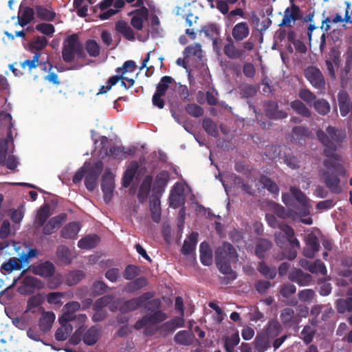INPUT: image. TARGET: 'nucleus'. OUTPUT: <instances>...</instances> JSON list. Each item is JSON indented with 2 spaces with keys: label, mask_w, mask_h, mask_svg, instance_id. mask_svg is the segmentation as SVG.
Wrapping results in <instances>:
<instances>
[{
  "label": "nucleus",
  "mask_w": 352,
  "mask_h": 352,
  "mask_svg": "<svg viewBox=\"0 0 352 352\" xmlns=\"http://www.w3.org/2000/svg\"><path fill=\"white\" fill-rule=\"evenodd\" d=\"M322 175L324 183L331 192L338 194L341 192L342 189L340 186V179L338 177L340 175V174L336 172L323 170Z\"/></svg>",
  "instance_id": "12"
},
{
  "label": "nucleus",
  "mask_w": 352,
  "mask_h": 352,
  "mask_svg": "<svg viewBox=\"0 0 352 352\" xmlns=\"http://www.w3.org/2000/svg\"><path fill=\"white\" fill-rule=\"evenodd\" d=\"M305 247L303 250V254L305 257L313 258L315 254L319 251L320 243L318 237L314 234H309L305 239Z\"/></svg>",
  "instance_id": "14"
},
{
  "label": "nucleus",
  "mask_w": 352,
  "mask_h": 352,
  "mask_svg": "<svg viewBox=\"0 0 352 352\" xmlns=\"http://www.w3.org/2000/svg\"><path fill=\"white\" fill-rule=\"evenodd\" d=\"M305 76L310 84L318 90L325 89V79L322 72L316 66H309L305 69Z\"/></svg>",
  "instance_id": "8"
},
{
  "label": "nucleus",
  "mask_w": 352,
  "mask_h": 352,
  "mask_svg": "<svg viewBox=\"0 0 352 352\" xmlns=\"http://www.w3.org/2000/svg\"><path fill=\"white\" fill-rule=\"evenodd\" d=\"M138 168L139 164L136 161H133L129 164L122 179V185L123 187L128 188L131 185Z\"/></svg>",
  "instance_id": "22"
},
{
  "label": "nucleus",
  "mask_w": 352,
  "mask_h": 352,
  "mask_svg": "<svg viewBox=\"0 0 352 352\" xmlns=\"http://www.w3.org/2000/svg\"><path fill=\"white\" fill-rule=\"evenodd\" d=\"M160 198L155 195H151L150 197V211L152 220L155 223H159L161 219V206Z\"/></svg>",
  "instance_id": "27"
},
{
  "label": "nucleus",
  "mask_w": 352,
  "mask_h": 352,
  "mask_svg": "<svg viewBox=\"0 0 352 352\" xmlns=\"http://www.w3.org/2000/svg\"><path fill=\"white\" fill-rule=\"evenodd\" d=\"M170 179L169 173L166 170L160 171L155 177L152 188V195H155L156 197H161L165 191V188L167 186Z\"/></svg>",
  "instance_id": "13"
},
{
  "label": "nucleus",
  "mask_w": 352,
  "mask_h": 352,
  "mask_svg": "<svg viewBox=\"0 0 352 352\" xmlns=\"http://www.w3.org/2000/svg\"><path fill=\"white\" fill-rule=\"evenodd\" d=\"M99 339V331L96 327L92 326L82 336L84 343L89 346L95 344Z\"/></svg>",
  "instance_id": "38"
},
{
  "label": "nucleus",
  "mask_w": 352,
  "mask_h": 352,
  "mask_svg": "<svg viewBox=\"0 0 352 352\" xmlns=\"http://www.w3.org/2000/svg\"><path fill=\"white\" fill-rule=\"evenodd\" d=\"M85 277V274L81 270H76L69 272L66 278L67 283L70 285H75Z\"/></svg>",
  "instance_id": "54"
},
{
  "label": "nucleus",
  "mask_w": 352,
  "mask_h": 352,
  "mask_svg": "<svg viewBox=\"0 0 352 352\" xmlns=\"http://www.w3.org/2000/svg\"><path fill=\"white\" fill-rule=\"evenodd\" d=\"M186 111L192 117L199 118L204 114V109L195 104L190 103L185 107Z\"/></svg>",
  "instance_id": "59"
},
{
  "label": "nucleus",
  "mask_w": 352,
  "mask_h": 352,
  "mask_svg": "<svg viewBox=\"0 0 352 352\" xmlns=\"http://www.w3.org/2000/svg\"><path fill=\"white\" fill-rule=\"evenodd\" d=\"M302 18L301 10L296 3H290V6L287 7L284 12L280 26L292 27V22L295 23L296 21Z\"/></svg>",
  "instance_id": "9"
},
{
  "label": "nucleus",
  "mask_w": 352,
  "mask_h": 352,
  "mask_svg": "<svg viewBox=\"0 0 352 352\" xmlns=\"http://www.w3.org/2000/svg\"><path fill=\"white\" fill-rule=\"evenodd\" d=\"M30 270L34 275L48 278L54 275L56 267L51 261H45L37 265H31Z\"/></svg>",
  "instance_id": "11"
},
{
  "label": "nucleus",
  "mask_w": 352,
  "mask_h": 352,
  "mask_svg": "<svg viewBox=\"0 0 352 352\" xmlns=\"http://www.w3.org/2000/svg\"><path fill=\"white\" fill-rule=\"evenodd\" d=\"M67 214L61 213L57 216L51 218L47 223L43 226V234L45 235H51L54 233L66 220Z\"/></svg>",
  "instance_id": "16"
},
{
  "label": "nucleus",
  "mask_w": 352,
  "mask_h": 352,
  "mask_svg": "<svg viewBox=\"0 0 352 352\" xmlns=\"http://www.w3.org/2000/svg\"><path fill=\"white\" fill-rule=\"evenodd\" d=\"M283 329L282 325L277 320L271 319L261 331L272 341L274 351H276L288 338L287 334L278 337Z\"/></svg>",
  "instance_id": "5"
},
{
  "label": "nucleus",
  "mask_w": 352,
  "mask_h": 352,
  "mask_svg": "<svg viewBox=\"0 0 352 352\" xmlns=\"http://www.w3.org/2000/svg\"><path fill=\"white\" fill-rule=\"evenodd\" d=\"M296 292V287L295 285L287 283L281 285L279 288L280 294L285 298H289L291 296L294 294Z\"/></svg>",
  "instance_id": "62"
},
{
  "label": "nucleus",
  "mask_w": 352,
  "mask_h": 352,
  "mask_svg": "<svg viewBox=\"0 0 352 352\" xmlns=\"http://www.w3.org/2000/svg\"><path fill=\"white\" fill-rule=\"evenodd\" d=\"M316 111L321 115L325 116L330 112L331 106L329 102L323 98L316 100L313 104Z\"/></svg>",
  "instance_id": "47"
},
{
  "label": "nucleus",
  "mask_w": 352,
  "mask_h": 352,
  "mask_svg": "<svg viewBox=\"0 0 352 352\" xmlns=\"http://www.w3.org/2000/svg\"><path fill=\"white\" fill-rule=\"evenodd\" d=\"M135 15L131 19V25L138 30L143 28V23L144 20H147L148 17V9L143 6L139 10L134 11Z\"/></svg>",
  "instance_id": "19"
},
{
  "label": "nucleus",
  "mask_w": 352,
  "mask_h": 352,
  "mask_svg": "<svg viewBox=\"0 0 352 352\" xmlns=\"http://www.w3.org/2000/svg\"><path fill=\"white\" fill-rule=\"evenodd\" d=\"M85 52L91 57H98L100 53V48L98 43L93 39H88L86 41L84 46Z\"/></svg>",
  "instance_id": "48"
},
{
  "label": "nucleus",
  "mask_w": 352,
  "mask_h": 352,
  "mask_svg": "<svg viewBox=\"0 0 352 352\" xmlns=\"http://www.w3.org/2000/svg\"><path fill=\"white\" fill-rule=\"evenodd\" d=\"M259 182L272 194H278L279 187L271 178L266 175H261L259 179Z\"/></svg>",
  "instance_id": "46"
},
{
  "label": "nucleus",
  "mask_w": 352,
  "mask_h": 352,
  "mask_svg": "<svg viewBox=\"0 0 352 352\" xmlns=\"http://www.w3.org/2000/svg\"><path fill=\"white\" fill-rule=\"evenodd\" d=\"M87 56L84 45L80 41L77 34H72L63 41L62 48L63 60L70 63L76 57L78 59H85Z\"/></svg>",
  "instance_id": "4"
},
{
  "label": "nucleus",
  "mask_w": 352,
  "mask_h": 352,
  "mask_svg": "<svg viewBox=\"0 0 352 352\" xmlns=\"http://www.w3.org/2000/svg\"><path fill=\"white\" fill-rule=\"evenodd\" d=\"M272 247V243L267 239H261L256 245L255 254L260 258L263 259L265 257V253L269 251Z\"/></svg>",
  "instance_id": "39"
},
{
  "label": "nucleus",
  "mask_w": 352,
  "mask_h": 352,
  "mask_svg": "<svg viewBox=\"0 0 352 352\" xmlns=\"http://www.w3.org/2000/svg\"><path fill=\"white\" fill-rule=\"evenodd\" d=\"M290 107L296 113L305 118H310L311 116V112L309 109L299 100L291 102Z\"/></svg>",
  "instance_id": "41"
},
{
  "label": "nucleus",
  "mask_w": 352,
  "mask_h": 352,
  "mask_svg": "<svg viewBox=\"0 0 352 352\" xmlns=\"http://www.w3.org/2000/svg\"><path fill=\"white\" fill-rule=\"evenodd\" d=\"M316 331L313 329L310 326L305 325L300 332L301 338L304 343L306 344H310L315 336Z\"/></svg>",
  "instance_id": "57"
},
{
  "label": "nucleus",
  "mask_w": 352,
  "mask_h": 352,
  "mask_svg": "<svg viewBox=\"0 0 352 352\" xmlns=\"http://www.w3.org/2000/svg\"><path fill=\"white\" fill-rule=\"evenodd\" d=\"M153 296V293L147 292L140 296L125 300L120 305L119 311L122 314L135 311L142 307L145 302L152 298Z\"/></svg>",
  "instance_id": "7"
},
{
  "label": "nucleus",
  "mask_w": 352,
  "mask_h": 352,
  "mask_svg": "<svg viewBox=\"0 0 352 352\" xmlns=\"http://www.w3.org/2000/svg\"><path fill=\"white\" fill-rule=\"evenodd\" d=\"M281 232L274 234L276 245L284 249L282 258L294 260L297 256V249L300 248V241L295 237L294 230L287 224L279 225Z\"/></svg>",
  "instance_id": "2"
},
{
  "label": "nucleus",
  "mask_w": 352,
  "mask_h": 352,
  "mask_svg": "<svg viewBox=\"0 0 352 352\" xmlns=\"http://www.w3.org/2000/svg\"><path fill=\"white\" fill-rule=\"evenodd\" d=\"M22 263L16 258H11L8 260V262L3 263L1 266V269L11 272L13 270H19L22 268Z\"/></svg>",
  "instance_id": "55"
},
{
  "label": "nucleus",
  "mask_w": 352,
  "mask_h": 352,
  "mask_svg": "<svg viewBox=\"0 0 352 352\" xmlns=\"http://www.w3.org/2000/svg\"><path fill=\"white\" fill-rule=\"evenodd\" d=\"M35 14L34 8L25 7L20 8L18 15V23L24 27L30 23L33 19Z\"/></svg>",
  "instance_id": "28"
},
{
  "label": "nucleus",
  "mask_w": 352,
  "mask_h": 352,
  "mask_svg": "<svg viewBox=\"0 0 352 352\" xmlns=\"http://www.w3.org/2000/svg\"><path fill=\"white\" fill-rule=\"evenodd\" d=\"M48 44V41L43 36H36L29 43L30 49L32 51H41Z\"/></svg>",
  "instance_id": "49"
},
{
  "label": "nucleus",
  "mask_w": 352,
  "mask_h": 352,
  "mask_svg": "<svg viewBox=\"0 0 352 352\" xmlns=\"http://www.w3.org/2000/svg\"><path fill=\"white\" fill-rule=\"evenodd\" d=\"M100 242V237L97 234H89L82 238L78 242V246L82 250L94 248Z\"/></svg>",
  "instance_id": "35"
},
{
  "label": "nucleus",
  "mask_w": 352,
  "mask_h": 352,
  "mask_svg": "<svg viewBox=\"0 0 352 352\" xmlns=\"http://www.w3.org/2000/svg\"><path fill=\"white\" fill-rule=\"evenodd\" d=\"M101 188L104 194V200L106 203L111 201L115 188L114 175L109 169H107L102 175Z\"/></svg>",
  "instance_id": "10"
},
{
  "label": "nucleus",
  "mask_w": 352,
  "mask_h": 352,
  "mask_svg": "<svg viewBox=\"0 0 352 352\" xmlns=\"http://www.w3.org/2000/svg\"><path fill=\"white\" fill-rule=\"evenodd\" d=\"M338 160V155L336 154V157H327L324 160L323 165L330 172H336L337 173L344 175L345 174V169L344 166L338 164L336 160Z\"/></svg>",
  "instance_id": "32"
},
{
  "label": "nucleus",
  "mask_w": 352,
  "mask_h": 352,
  "mask_svg": "<svg viewBox=\"0 0 352 352\" xmlns=\"http://www.w3.org/2000/svg\"><path fill=\"white\" fill-rule=\"evenodd\" d=\"M336 308L339 314L352 313V297L338 299Z\"/></svg>",
  "instance_id": "43"
},
{
  "label": "nucleus",
  "mask_w": 352,
  "mask_h": 352,
  "mask_svg": "<svg viewBox=\"0 0 352 352\" xmlns=\"http://www.w3.org/2000/svg\"><path fill=\"white\" fill-rule=\"evenodd\" d=\"M50 215V206L48 204H45L38 210L34 222L36 228H40L43 227Z\"/></svg>",
  "instance_id": "31"
},
{
  "label": "nucleus",
  "mask_w": 352,
  "mask_h": 352,
  "mask_svg": "<svg viewBox=\"0 0 352 352\" xmlns=\"http://www.w3.org/2000/svg\"><path fill=\"white\" fill-rule=\"evenodd\" d=\"M292 197L301 205L305 206L308 204L309 201L305 195L300 190V189L291 186L289 188Z\"/></svg>",
  "instance_id": "58"
},
{
  "label": "nucleus",
  "mask_w": 352,
  "mask_h": 352,
  "mask_svg": "<svg viewBox=\"0 0 352 352\" xmlns=\"http://www.w3.org/2000/svg\"><path fill=\"white\" fill-rule=\"evenodd\" d=\"M288 278L289 280L297 283L300 287L309 285L313 279L311 274L304 272L299 268H294L289 272Z\"/></svg>",
  "instance_id": "15"
},
{
  "label": "nucleus",
  "mask_w": 352,
  "mask_h": 352,
  "mask_svg": "<svg viewBox=\"0 0 352 352\" xmlns=\"http://www.w3.org/2000/svg\"><path fill=\"white\" fill-rule=\"evenodd\" d=\"M319 142L324 146V155L327 157H336L337 144H340L345 138V133L342 130L329 126L326 131L319 129L316 131Z\"/></svg>",
  "instance_id": "3"
},
{
  "label": "nucleus",
  "mask_w": 352,
  "mask_h": 352,
  "mask_svg": "<svg viewBox=\"0 0 352 352\" xmlns=\"http://www.w3.org/2000/svg\"><path fill=\"white\" fill-rule=\"evenodd\" d=\"M152 182L153 177L149 175H146L143 179L138 193V199L140 202L144 203L146 201L151 192Z\"/></svg>",
  "instance_id": "24"
},
{
  "label": "nucleus",
  "mask_w": 352,
  "mask_h": 352,
  "mask_svg": "<svg viewBox=\"0 0 352 352\" xmlns=\"http://www.w3.org/2000/svg\"><path fill=\"white\" fill-rule=\"evenodd\" d=\"M265 114L270 119L274 120L283 119L287 116L285 111L278 110V103L274 101H268L265 104Z\"/></svg>",
  "instance_id": "18"
},
{
  "label": "nucleus",
  "mask_w": 352,
  "mask_h": 352,
  "mask_svg": "<svg viewBox=\"0 0 352 352\" xmlns=\"http://www.w3.org/2000/svg\"><path fill=\"white\" fill-rule=\"evenodd\" d=\"M60 324L61 327L58 328L55 333V338L58 341H65L68 338L69 335L72 331V327L69 322Z\"/></svg>",
  "instance_id": "51"
},
{
  "label": "nucleus",
  "mask_w": 352,
  "mask_h": 352,
  "mask_svg": "<svg viewBox=\"0 0 352 352\" xmlns=\"http://www.w3.org/2000/svg\"><path fill=\"white\" fill-rule=\"evenodd\" d=\"M199 234L197 232H192L184 241L181 252L184 255L192 254L195 250L198 241Z\"/></svg>",
  "instance_id": "23"
},
{
  "label": "nucleus",
  "mask_w": 352,
  "mask_h": 352,
  "mask_svg": "<svg viewBox=\"0 0 352 352\" xmlns=\"http://www.w3.org/2000/svg\"><path fill=\"white\" fill-rule=\"evenodd\" d=\"M80 228L81 226L79 222H70L62 228L60 232V236L66 239H74L76 238Z\"/></svg>",
  "instance_id": "20"
},
{
  "label": "nucleus",
  "mask_w": 352,
  "mask_h": 352,
  "mask_svg": "<svg viewBox=\"0 0 352 352\" xmlns=\"http://www.w3.org/2000/svg\"><path fill=\"white\" fill-rule=\"evenodd\" d=\"M22 284L23 285L19 287V289H24L25 292L29 294L34 292L35 288L38 289L41 287V281L31 276H25L23 280Z\"/></svg>",
  "instance_id": "33"
},
{
  "label": "nucleus",
  "mask_w": 352,
  "mask_h": 352,
  "mask_svg": "<svg viewBox=\"0 0 352 352\" xmlns=\"http://www.w3.org/2000/svg\"><path fill=\"white\" fill-rule=\"evenodd\" d=\"M0 164L6 166L10 170H14L17 166L18 162L16 157L13 155H10L6 157V150L0 153Z\"/></svg>",
  "instance_id": "52"
},
{
  "label": "nucleus",
  "mask_w": 352,
  "mask_h": 352,
  "mask_svg": "<svg viewBox=\"0 0 352 352\" xmlns=\"http://www.w3.org/2000/svg\"><path fill=\"white\" fill-rule=\"evenodd\" d=\"M36 17L42 21H52L56 17V13L50 8L36 5L34 6Z\"/></svg>",
  "instance_id": "30"
},
{
  "label": "nucleus",
  "mask_w": 352,
  "mask_h": 352,
  "mask_svg": "<svg viewBox=\"0 0 352 352\" xmlns=\"http://www.w3.org/2000/svg\"><path fill=\"white\" fill-rule=\"evenodd\" d=\"M174 340L178 344L188 346L192 342V336L188 331H179L175 336Z\"/></svg>",
  "instance_id": "45"
},
{
  "label": "nucleus",
  "mask_w": 352,
  "mask_h": 352,
  "mask_svg": "<svg viewBox=\"0 0 352 352\" xmlns=\"http://www.w3.org/2000/svg\"><path fill=\"white\" fill-rule=\"evenodd\" d=\"M228 43L226 44L223 47L225 55L230 59H237L243 56L244 51L236 47L233 43L232 38L230 36L227 37Z\"/></svg>",
  "instance_id": "25"
},
{
  "label": "nucleus",
  "mask_w": 352,
  "mask_h": 352,
  "mask_svg": "<svg viewBox=\"0 0 352 352\" xmlns=\"http://www.w3.org/2000/svg\"><path fill=\"white\" fill-rule=\"evenodd\" d=\"M56 256L58 260L65 264L72 263V254L69 248L63 245H59L56 249Z\"/></svg>",
  "instance_id": "44"
},
{
  "label": "nucleus",
  "mask_w": 352,
  "mask_h": 352,
  "mask_svg": "<svg viewBox=\"0 0 352 352\" xmlns=\"http://www.w3.org/2000/svg\"><path fill=\"white\" fill-rule=\"evenodd\" d=\"M174 82L172 77L169 76H164L161 79L158 84L156 85L155 93L164 96L168 88V85Z\"/></svg>",
  "instance_id": "53"
},
{
  "label": "nucleus",
  "mask_w": 352,
  "mask_h": 352,
  "mask_svg": "<svg viewBox=\"0 0 352 352\" xmlns=\"http://www.w3.org/2000/svg\"><path fill=\"white\" fill-rule=\"evenodd\" d=\"M115 29L118 32L122 34L126 39L129 41L135 40L134 32L126 21L123 20L117 21Z\"/></svg>",
  "instance_id": "36"
},
{
  "label": "nucleus",
  "mask_w": 352,
  "mask_h": 352,
  "mask_svg": "<svg viewBox=\"0 0 352 352\" xmlns=\"http://www.w3.org/2000/svg\"><path fill=\"white\" fill-rule=\"evenodd\" d=\"M239 341L238 333H234L230 338H226L224 344L226 352H234V347L238 345Z\"/></svg>",
  "instance_id": "61"
},
{
  "label": "nucleus",
  "mask_w": 352,
  "mask_h": 352,
  "mask_svg": "<svg viewBox=\"0 0 352 352\" xmlns=\"http://www.w3.org/2000/svg\"><path fill=\"white\" fill-rule=\"evenodd\" d=\"M238 254L234 246L228 242H223L215 251L216 264L224 277H220L223 285H228L236 278V274L232 270L231 263H236Z\"/></svg>",
  "instance_id": "1"
},
{
  "label": "nucleus",
  "mask_w": 352,
  "mask_h": 352,
  "mask_svg": "<svg viewBox=\"0 0 352 352\" xmlns=\"http://www.w3.org/2000/svg\"><path fill=\"white\" fill-rule=\"evenodd\" d=\"M255 352H265L272 346V341L263 333H257L253 341Z\"/></svg>",
  "instance_id": "17"
},
{
  "label": "nucleus",
  "mask_w": 352,
  "mask_h": 352,
  "mask_svg": "<svg viewBox=\"0 0 352 352\" xmlns=\"http://www.w3.org/2000/svg\"><path fill=\"white\" fill-rule=\"evenodd\" d=\"M170 206L173 208H177L184 204V199L179 190H177L176 186L173 188L169 196Z\"/></svg>",
  "instance_id": "40"
},
{
  "label": "nucleus",
  "mask_w": 352,
  "mask_h": 352,
  "mask_svg": "<svg viewBox=\"0 0 352 352\" xmlns=\"http://www.w3.org/2000/svg\"><path fill=\"white\" fill-rule=\"evenodd\" d=\"M133 151L131 148H129L125 151L124 147L122 146H113L109 148L106 149V155L111 156L114 159H125L128 155H132Z\"/></svg>",
  "instance_id": "29"
},
{
  "label": "nucleus",
  "mask_w": 352,
  "mask_h": 352,
  "mask_svg": "<svg viewBox=\"0 0 352 352\" xmlns=\"http://www.w3.org/2000/svg\"><path fill=\"white\" fill-rule=\"evenodd\" d=\"M308 271L312 274H321L322 275H326L327 273L325 265L320 259L313 262L308 267Z\"/></svg>",
  "instance_id": "56"
},
{
  "label": "nucleus",
  "mask_w": 352,
  "mask_h": 352,
  "mask_svg": "<svg viewBox=\"0 0 352 352\" xmlns=\"http://www.w3.org/2000/svg\"><path fill=\"white\" fill-rule=\"evenodd\" d=\"M202 126L206 132L214 138L219 135V130L217 124L210 118H205L202 122Z\"/></svg>",
  "instance_id": "50"
},
{
  "label": "nucleus",
  "mask_w": 352,
  "mask_h": 352,
  "mask_svg": "<svg viewBox=\"0 0 352 352\" xmlns=\"http://www.w3.org/2000/svg\"><path fill=\"white\" fill-rule=\"evenodd\" d=\"M80 308V305L77 301H72L67 302L64 306V309L65 311L62 314L60 317L58 318V322L60 324L65 325L66 322H69L75 320L76 318L81 322H85L87 319V316L85 314H78V316L75 314V311H78Z\"/></svg>",
  "instance_id": "6"
},
{
  "label": "nucleus",
  "mask_w": 352,
  "mask_h": 352,
  "mask_svg": "<svg viewBox=\"0 0 352 352\" xmlns=\"http://www.w3.org/2000/svg\"><path fill=\"white\" fill-rule=\"evenodd\" d=\"M56 316L52 311H44L38 321V327L41 331L45 333L49 331L55 320Z\"/></svg>",
  "instance_id": "26"
},
{
  "label": "nucleus",
  "mask_w": 352,
  "mask_h": 352,
  "mask_svg": "<svg viewBox=\"0 0 352 352\" xmlns=\"http://www.w3.org/2000/svg\"><path fill=\"white\" fill-rule=\"evenodd\" d=\"M257 270L267 279L270 280L274 279L277 274V270L275 267H270L264 261L258 263Z\"/></svg>",
  "instance_id": "42"
},
{
  "label": "nucleus",
  "mask_w": 352,
  "mask_h": 352,
  "mask_svg": "<svg viewBox=\"0 0 352 352\" xmlns=\"http://www.w3.org/2000/svg\"><path fill=\"white\" fill-rule=\"evenodd\" d=\"M200 261L206 266L212 263V253L208 243L206 241L201 243L199 245Z\"/></svg>",
  "instance_id": "34"
},
{
  "label": "nucleus",
  "mask_w": 352,
  "mask_h": 352,
  "mask_svg": "<svg viewBox=\"0 0 352 352\" xmlns=\"http://www.w3.org/2000/svg\"><path fill=\"white\" fill-rule=\"evenodd\" d=\"M280 318L285 327H291L297 322L293 309L287 307L281 311Z\"/></svg>",
  "instance_id": "37"
},
{
  "label": "nucleus",
  "mask_w": 352,
  "mask_h": 352,
  "mask_svg": "<svg viewBox=\"0 0 352 352\" xmlns=\"http://www.w3.org/2000/svg\"><path fill=\"white\" fill-rule=\"evenodd\" d=\"M250 34V29L246 22L236 23L232 30V36L236 42L246 38Z\"/></svg>",
  "instance_id": "21"
},
{
  "label": "nucleus",
  "mask_w": 352,
  "mask_h": 352,
  "mask_svg": "<svg viewBox=\"0 0 352 352\" xmlns=\"http://www.w3.org/2000/svg\"><path fill=\"white\" fill-rule=\"evenodd\" d=\"M35 28L39 32L50 37H52L55 32V28L51 23H41L36 25Z\"/></svg>",
  "instance_id": "63"
},
{
  "label": "nucleus",
  "mask_w": 352,
  "mask_h": 352,
  "mask_svg": "<svg viewBox=\"0 0 352 352\" xmlns=\"http://www.w3.org/2000/svg\"><path fill=\"white\" fill-rule=\"evenodd\" d=\"M184 54L185 56L193 55L200 58L202 56L201 45L198 43L188 45L184 49Z\"/></svg>",
  "instance_id": "60"
},
{
  "label": "nucleus",
  "mask_w": 352,
  "mask_h": 352,
  "mask_svg": "<svg viewBox=\"0 0 352 352\" xmlns=\"http://www.w3.org/2000/svg\"><path fill=\"white\" fill-rule=\"evenodd\" d=\"M316 296L314 290L311 289H305L300 290L298 293V299L303 302L311 301Z\"/></svg>",
  "instance_id": "64"
}]
</instances>
